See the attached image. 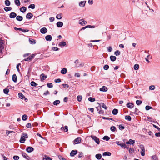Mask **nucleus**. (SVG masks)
<instances>
[{"label": "nucleus", "mask_w": 160, "mask_h": 160, "mask_svg": "<svg viewBox=\"0 0 160 160\" xmlns=\"http://www.w3.org/2000/svg\"><path fill=\"white\" fill-rule=\"evenodd\" d=\"M28 138V134L26 133H23L21 137L20 142L21 143H24L25 141V138Z\"/></svg>", "instance_id": "f257e3e1"}, {"label": "nucleus", "mask_w": 160, "mask_h": 160, "mask_svg": "<svg viewBox=\"0 0 160 160\" xmlns=\"http://www.w3.org/2000/svg\"><path fill=\"white\" fill-rule=\"evenodd\" d=\"M74 63L75 64L76 67H83L84 65L83 64H82L78 60H76L75 62Z\"/></svg>", "instance_id": "f03ea898"}, {"label": "nucleus", "mask_w": 160, "mask_h": 160, "mask_svg": "<svg viewBox=\"0 0 160 160\" xmlns=\"http://www.w3.org/2000/svg\"><path fill=\"white\" fill-rule=\"evenodd\" d=\"M140 148L141 150V155L142 156H144L145 155V148L143 145H140Z\"/></svg>", "instance_id": "7ed1b4c3"}, {"label": "nucleus", "mask_w": 160, "mask_h": 160, "mask_svg": "<svg viewBox=\"0 0 160 160\" xmlns=\"http://www.w3.org/2000/svg\"><path fill=\"white\" fill-rule=\"evenodd\" d=\"M81 138L80 137H78L76 138L73 141V143L74 144H78L80 143L81 141Z\"/></svg>", "instance_id": "20e7f679"}, {"label": "nucleus", "mask_w": 160, "mask_h": 160, "mask_svg": "<svg viewBox=\"0 0 160 160\" xmlns=\"http://www.w3.org/2000/svg\"><path fill=\"white\" fill-rule=\"evenodd\" d=\"M91 137L95 141V142L98 144H99L100 141L98 138L95 136L92 135Z\"/></svg>", "instance_id": "39448f33"}, {"label": "nucleus", "mask_w": 160, "mask_h": 160, "mask_svg": "<svg viewBox=\"0 0 160 160\" xmlns=\"http://www.w3.org/2000/svg\"><path fill=\"white\" fill-rule=\"evenodd\" d=\"M79 23L82 26H84L87 23V22L83 19H82L79 21Z\"/></svg>", "instance_id": "423d86ee"}, {"label": "nucleus", "mask_w": 160, "mask_h": 160, "mask_svg": "<svg viewBox=\"0 0 160 160\" xmlns=\"http://www.w3.org/2000/svg\"><path fill=\"white\" fill-rule=\"evenodd\" d=\"M35 56L34 54H32L31 56L28 57L27 58L24 59L23 60L25 61H28L29 60L31 61L33 59Z\"/></svg>", "instance_id": "0eeeda50"}, {"label": "nucleus", "mask_w": 160, "mask_h": 160, "mask_svg": "<svg viewBox=\"0 0 160 160\" xmlns=\"http://www.w3.org/2000/svg\"><path fill=\"white\" fill-rule=\"evenodd\" d=\"M34 150V148L32 147H28L26 149V151L28 152H31Z\"/></svg>", "instance_id": "6e6552de"}, {"label": "nucleus", "mask_w": 160, "mask_h": 160, "mask_svg": "<svg viewBox=\"0 0 160 160\" xmlns=\"http://www.w3.org/2000/svg\"><path fill=\"white\" fill-rule=\"evenodd\" d=\"M17 15V14L15 12H12L9 14V18H15Z\"/></svg>", "instance_id": "1a4fd4ad"}, {"label": "nucleus", "mask_w": 160, "mask_h": 160, "mask_svg": "<svg viewBox=\"0 0 160 160\" xmlns=\"http://www.w3.org/2000/svg\"><path fill=\"white\" fill-rule=\"evenodd\" d=\"M48 31L47 29L46 28H43L41 29L40 32L42 34H45Z\"/></svg>", "instance_id": "9d476101"}, {"label": "nucleus", "mask_w": 160, "mask_h": 160, "mask_svg": "<svg viewBox=\"0 0 160 160\" xmlns=\"http://www.w3.org/2000/svg\"><path fill=\"white\" fill-rule=\"evenodd\" d=\"M33 17V14L31 12L28 13L26 15V18L28 19H31Z\"/></svg>", "instance_id": "9b49d317"}, {"label": "nucleus", "mask_w": 160, "mask_h": 160, "mask_svg": "<svg viewBox=\"0 0 160 160\" xmlns=\"http://www.w3.org/2000/svg\"><path fill=\"white\" fill-rule=\"evenodd\" d=\"M134 104L133 103L131 102H128L126 105L127 107L129 108H132L134 107Z\"/></svg>", "instance_id": "f8f14e48"}, {"label": "nucleus", "mask_w": 160, "mask_h": 160, "mask_svg": "<svg viewBox=\"0 0 160 160\" xmlns=\"http://www.w3.org/2000/svg\"><path fill=\"white\" fill-rule=\"evenodd\" d=\"M47 78V76L45 75L43 73H42L40 75V78L42 81L45 80Z\"/></svg>", "instance_id": "ddd939ff"}, {"label": "nucleus", "mask_w": 160, "mask_h": 160, "mask_svg": "<svg viewBox=\"0 0 160 160\" xmlns=\"http://www.w3.org/2000/svg\"><path fill=\"white\" fill-rule=\"evenodd\" d=\"M77 152L78 151L77 150H72L70 153V155L72 157H73L77 154Z\"/></svg>", "instance_id": "4468645a"}, {"label": "nucleus", "mask_w": 160, "mask_h": 160, "mask_svg": "<svg viewBox=\"0 0 160 160\" xmlns=\"http://www.w3.org/2000/svg\"><path fill=\"white\" fill-rule=\"evenodd\" d=\"M4 48L3 41L0 40V52H2V50Z\"/></svg>", "instance_id": "2eb2a0df"}, {"label": "nucleus", "mask_w": 160, "mask_h": 160, "mask_svg": "<svg viewBox=\"0 0 160 160\" xmlns=\"http://www.w3.org/2000/svg\"><path fill=\"white\" fill-rule=\"evenodd\" d=\"M19 97L22 99L25 98V100H27V98H25V96L23 95L21 92H19L18 94Z\"/></svg>", "instance_id": "dca6fc26"}, {"label": "nucleus", "mask_w": 160, "mask_h": 160, "mask_svg": "<svg viewBox=\"0 0 160 160\" xmlns=\"http://www.w3.org/2000/svg\"><path fill=\"white\" fill-rule=\"evenodd\" d=\"M99 90L100 91L106 92L108 90V88L106 87L103 86L100 88Z\"/></svg>", "instance_id": "f3484780"}, {"label": "nucleus", "mask_w": 160, "mask_h": 160, "mask_svg": "<svg viewBox=\"0 0 160 160\" xmlns=\"http://www.w3.org/2000/svg\"><path fill=\"white\" fill-rule=\"evenodd\" d=\"M86 3V1H81L79 3V5L80 7H83L85 6V3Z\"/></svg>", "instance_id": "a211bd4d"}, {"label": "nucleus", "mask_w": 160, "mask_h": 160, "mask_svg": "<svg viewBox=\"0 0 160 160\" xmlns=\"http://www.w3.org/2000/svg\"><path fill=\"white\" fill-rule=\"evenodd\" d=\"M52 37L50 35H48L45 37V39L47 41H51L52 40Z\"/></svg>", "instance_id": "6ab92c4d"}, {"label": "nucleus", "mask_w": 160, "mask_h": 160, "mask_svg": "<svg viewBox=\"0 0 160 160\" xmlns=\"http://www.w3.org/2000/svg\"><path fill=\"white\" fill-rule=\"evenodd\" d=\"M63 25V23L62 22H58L57 23V27L58 28H61Z\"/></svg>", "instance_id": "aec40b11"}, {"label": "nucleus", "mask_w": 160, "mask_h": 160, "mask_svg": "<svg viewBox=\"0 0 160 160\" xmlns=\"http://www.w3.org/2000/svg\"><path fill=\"white\" fill-rule=\"evenodd\" d=\"M27 8L26 7L23 6L20 8V11L22 12H24L26 10Z\"/></svg>", "instance_id": "412c9836"}, {"label": "nucleus", "mask_w": 160, "mask_h": 160, "mask_svg": "<svg viewBox=\"0 0 160 160\" xmlns=\"http://www.w3.org/2000/svg\"><path fill=\"white\" fill-rule=\"evenodd\" d=\"M29 43L32 44H34L36 43L35 40L29 38Z\"/></svg>", "instance_id": "4be33fe9"}, {"label": "nucleus", "mask_w": 160, "mask_h": 160, "mask_svg": "<svg viewBox=\"0 0 160 160\" xmlns=\"http://www.w3.org/2000/svg\"><path fill=\"white\" fill-rule=\"evenodd\" d=\"M135 142V141L133 140L132 139H130L129 140L128 142H126V143L127 144H133Z\"/></svg>", "instance_id": "5701e85b"}, {"label": "nucleus", "mask_w": 160, "mask_h": 160, "mask_svg": "<svg viewBox=\"0 0 160 160\" xmlns=\"http://www.w3.org/2000/svg\"><path fill=\"white\" fill-rule=\"evenodd\" d=\"M12 81L15 82H17V76L15 74H14L12 76Z\"/></svg>", "instance_id": "b1692460"}, {"label": "nucleus", "mask_w": 160, "mask_h": 160, "mask_svg": "<svg viewBox=\"0 0 160 160\" xmlns=\"http://www.w3.org/2000/svg\"><path fill=\"white\" fill-rule=\"evenodd\" d=\"M67 72V69L65 68H63L61 71V73L62 74H65Z\"/></svg>", "instance_id": "393cba45"}, {"label": "nucleus", "mask_w": 160, "mask_h": 160, "mask_svg": "<svg viewBox=\"0 0 160 160\" xmlns=\"http://www.w3.org/2000/svg\"><path fill=\"white\" fill-rule=\"evenodd\" d=\"M118 112V110L117 109H114L112 111V112L114 115H117Z\"/></svg>", "instance_id": "a878e982"}, {"label": "nucleus", "mask_w": 160, "mask_h": 160, "mask_svg": "<svg viewBox=\"0 0 160 160\" xmlns=\"http://www.w3.org/2000/svg\"><path fill=\"white\" fill-rule=\"evenodd\" d=\"M23 18L22 16L18 15L16 17V20L19 21H22Z\"/></svg>", "instance_id": "bb28decb"}, {"label": "nucleus", "mask_w": 160, "mask_h": 160, "mask_svg": "<svg viewBox=\"0 0 160 160\" xmlns=\"http://www.w3.org/2000/svg\"><path fill=\"white\" fill-rule=\"evenodd\" d=\"M60 102V101L59 100H56L53 102V104L54 105L57 106Z\"/></svg>", "instance_id": "cd10ccee"}, {"label": "nucleus", "mask_w": 160, "mask_h": 160, "mask_svg": "<svg viewBox=\"0 0 160 160\" xmlns=\"http://www.w3.org/2000/svg\"><path fill=\"white\" fill-rule=\"evenodd\" d=\"M100 109L101 108V107H102L103 108H104L105 109H107V107L106 105L104 103H101L100 104Z\"/></svg>", "instance_id": "c85d7f7f"}, {"label": "nucleus", "mask_w": 160, "mask_h": 160, "mask_svg": "<svg viewBox=\"0 0 160 160\" xmlns=\"http://www.w3.org/2000/svg\"><path fill=\"white\" fill-rule=\"evenodd\" d=\"M4 9L5 11L8 12L11 10L12 8L11 7H5L4 8Z\"/></svg>", "instance_id": "c756f323"}, {"label": "nucleus", "mask_w": 160, "mask_h": 160, "mask_svg": "<svg viewBox=\"0 0 160 160\" xmlns=\"http://www.w3.org/2000/svg\"><path fill=\"white\" fill-rule=\"evenodd\" d=\"M111 153L108 152H105L103 153V156H110L111 155Z\"/></svg>", "instance_id": "7c9ffc66"}, {"label": "nucleus", "mask_w": 160, "mask_h": 160, "mask_svg": "<svg viewBox=\"0 0 160 160\" xmlns=\"http://www.w3.org/2000/svg\"><path fill=\"white\" fill-rule=\"evenodd\" d=\"M110 58L111 61H114L116 60L117 58L116 56H110Z\"/></svg>", "instance_id": "2f4dec72"}, {"label": "nucleus", "mask_w": 160, "mask_h": 160, "mask_svg": "<svg viewBox=\"0 0 160 160\" xmlns=\"http://www.w3.org/2000/svg\"><path fill=\"white\" fill-rule=\"evenodd\" d=\"M95 157L97 159L99 160L102 158V155L101 154H97L96 155Z\"/></svg>", "instance_id": "473e14b6"}, {"label": "nucleus", "mask_w": 160, "mask_h": 160, "mask_svg": "<svg viewBox=\"0 0 160 160\" xmlns=\"http://www.w3.org/2000/svg\"><path fill=\"white\" fill-rule=\"evenodd\" d=\"M14 2L16 5L18 6L20 5V2L19 0H15Z\"/></svg>", "instance_id": "72a5a7b5"}, {"label": "nucleus", "mask_w": 160, "mask_h": 160, "mask_svg": "<svg viewBox=\"0 0 160 160\" xmlns=\"http://www.w3.org/2000/svg\"><path fill=\"white\" fill-rule=\"evenodd\" d=\"M11 4L10 1L9 0H6L5 1V4L7 6H9Z\"/></svg>", "instance_id": "f704fd0d"}, {"label": "nucleus", "mask_w": 160, "mask_h": 160, "mask_svg": "<svg viewBox=\"0 0 160 160\" xmlns=\"http://www.w3.org/2000/svg\"><path fill=\"white\" fill-rule=\"evenodd\" d=\"M102 139L104 140H106V141H108L110 139L109 137L107 136H105L103 137Z\"/></svg>", "instance_id": "c9c22d12"}, {"label": "nucleus", "mask_w": 160, "mask_h": 160, "mask_svg": "<svg viewBox=\"0 0 160 160\" xmlns=\"http://www.w3.org/2000/svg\"><path fill=\"white\" fill-rule=\"evenodd\" d=\"M66 44V42H60V43H59V45L61 46V47H62V46H65Z\"/></svg>", "instance_id": "e433bc0d"}, {"label": "nucleus", "mask_w": 160, "mask_h": 160, "mask_svg": "<svg viewBox=\"0 0 160 160\" xmlns=\"http://www.w3.org/2000/svg\"><path fill=\"white\" fill-rule=\"evenodd\" d=\"M131 117L129 115H127L125 117V119L126 120H128L129 121L131 120Z\"/></svg>", "instance_id": "4c0bfd02"}, {"label": "nucleus", "mask_w": 160, "mask_h": 160, "mask_svg": "<svg viewBox=\"0 0 160 160\" xmlns=\"http://www.w3.org/2000/svg\"><path fill=\"white\" fill-rule=\"evenodd\" d=\"M28 118V116L26 114H24L22 115V120L23 121H25Z\"/></svg>", "instance_id": "58836bf2"}, {"label": "nucleus", "mask_w": 160, "mask_h": 160, "mask_svg": "<svg viewBox=\"0 0 160 160\" xmlns=\"http://www.w3.org/2000/svg\"><path fill=\"white\" fill-rule=\"evenodd\" d=\"M62 13H60L57 15L56 18L58 19H60L62 18Z\"/></svg>", "instance_id": "ea45409f"}, {"label": "nucleus", "mask_w": 160, "mask_h": 160, "mask_svg": "<svg viewBox=\"0 0 160 160\" xmlns=\"http://www.w3.org/2000/svg\"><path fill=\"white\" fill-rule=\"evenodd\" d=\"M31 85L32 86L37 87V84L34 81H32L30 83Z\"/></svg>", "instance_id": "a19ab883"}, {"label": "nucleus", "mask_w": 160, "mask_h": 160, "mask_svg": "<svg viewBox=\"0 0 160 160\" xmlns=\"http://www.w3.org/2000/svg\"><path fill=\"white\" fill-rule=\"evenodd\" d=\"M82 99V96L81 95H78L77 97V99L78 101L79 102H80L81 101Z\"/></svg>", "instance_id": "79ce46f5"}, {"label": "nucleus", "mask_w": 160, "mask_h": 160, "mask_svg": "<svg viewBox=\"0 0 160 160\" xmlns=\"http://www.w3.org/2000/svg\"><path fill=\"white\" fill-rule=\"evenodd\" d=\"M134 150L133 148H130L129 150V152L130 154H132L134 152Z\"/></svg>", "instance_id": "37998d69"}, {"label": "nucleus", "mask_w": 160, "mask_h": 160, "mask_svg": "<svg viewBox=\"0 0 160 160\" xmlns=\"http://www.w3.org/2000/svg\"><path fill=\"white\" fill-rule=\"evenodd\" d=\"M125 128V127L122 125L120 124L119 125V129L120 130H122Z\"/></svg>", "instance_id": "c03bdc74"}, {"label": "nucleus", "mask_w": 160, "mask_h": 160, "mask_svg": "<svg viewBox=\"0 0 160 160\" xmlns=\"http://www.w3.org/2000/svg\"><path fill=\"white\" fill-rule=\"evenodd\" d=\"M88 100L89 101H90L91 102H93L95 100V98L91 97L89 98Z\"/></svg>", "instance_id": "a18cd8bd"}, {"label": "nucleus", "mask_w": 160, "mask_h": 160, "mask_svg": "<svg viewBox=\"0 0 160 160\" xmlns=\"http://www.w3.org/2000/svg\"><path fill=\"white\" fill-rule=\"evenodd\" d=\"M139 65L137 64H135L134 66V68L135 70H137L138 69Z\"/></svg>", "instance_id": "49530a36"}, {"label": "nucleus", "mask_w": 160, "mask_h": 160, "mask_svg": "<svg viewBox=\"0 0 160 160\" xmlns=\"http://www.w3.org/2000/svg\"><path fill=\"white\" fill-rule=\"evenodd\" d=\"M9 92V90L8 88H5L3 90L4 93L6 94H8Z\"/></svg>", "instance_id": "de8ad7c7"}, {"label": "nucleus", "mask_w": 160, "mask_h": 160, "mask_svg": "<svg viewBox=\"0 0 160 160\" xmlns=\"http://www.w3.org/2000/svg\"><path fill=\"white\" fill-rule=\"evenodd\" d=\"M152 159L153 160H158V157L156 155L152 156Z\"/></svg>", "instance_id": "09e8293b"}, {"label": "nucleus", "mask_w": 160, "mask_h": 160, "mask_svg": "<svg viewBox=\"0 0 160 160\" xmlns=\"http://www.w3.org/2000/svg\"><path fill=\"white\" fill-rule=\"evenodd\" d=\"M142 103V102L141 100H137L136 101V104L138 105H139Z\"/></svg>", "instance_id": "8fccbe9b"}, {"label": "nucleus", "mask_w": 160, "mask_h": 160, "mask_svg": "<svg viewBox=\"0 0 160 160\" xmlns=\"http://www.w3.org/2000/svg\"><path fill=\"white\" fill-rule=\"evenodd\" d=\"M120 54V52L118 50H117L114 52V54L117 56H118Z\"/></svg>", "instance_id": "3c124183"}, {"label": "nucleus", "mask_w": 160, "mask_h": 160, "mask_svg": "<svg viewBox=\"0 0 160 160\" xmlns=\"http://www.w3.org/2000/svg\"><path fill=\"white\" fill-rule=\"evenodd\" d=\"M35 8V5L34 4H30L29 6H28V8H31V9H34Z\"/></svg>", "instance_id": "603ef678"}, {"label": "nucleus", "mask_w": 160, "mask_h": 160, "mask_svg": "<svg viewBox=\"0 0 160 160\" xmlns=\"http://www.w3.org/2000/svg\"><path fill=\"white\" fill-rule=\"evenodd\" d=\"M102 118L104 119H106V120H111L112 121L113 120V118H106L104 117H102Z\"/></svg>", "instance_id": "864d4df0"}, {"label": "nucleus", "mask_w": 160, "mask_h": 160, "mask_svg": "<svg viewBox=\"0 0 160 160\" xmlns=\"http://www.w3.org/2000/svg\"><path fill=\"white\" fill-rule=\"evenodd\" d=\"M116 129V128L115 126H111L110 128V130L112 131V132H114L115 131Z\"/></svg>", "instance_id": "5fc2aeb1"}, {"label": "nucleus", "mask_w": 160, "mask_h": 160, "mask_svg": "<svg viewBox=\"0 0 160 160\" xmlns=\"http://www.w3.org/2000/svg\"><path fill=\"white\" fill-rule=\"evenodd\" d=\"M139 112V110L137 108H135L134 110V112H133V113L138 115Z\"/></svg>", "instance_id": "6e6d98bb"}, {"label": "nucleus", "mask_w": 160, "mask_h": 160, "mask_svg": "<svg viewBox=\"0 0 160 160\" xmlns=\"http://www.w3.org/2000/svg\"><path fill=\"white\" fill-rule=\"evenodd\" d=\"M22 156L25 158H26L27 157V156H28L27 155V154L26 153L24 152H22Z\"/></svg>", "instance_id": "4d7b16f0"}, {"label": "nucleus", "mask_w": 160, "mask_h": 160, "mask_svg": "<svg viewBox=\"0 0 160 160\" xmlns=\"http://www.w3.org/2000/svg\"><path fill=\"white\" fill-rule=\"evenodd\" d=\"M152 108V107L148 105H147L145 107V109L146 110H148L150 109H151Z\"/></svg>", "instance_id": "13d9d810"}, {"label": "nucleus", "mask_w": 160, "mask_h": 160, "mask_svg": "<svg viewBox=\"0 0 160 160\" xmlns=\"http://www.w3.org/2000/svg\"><path fill=\"white\" fill-rule=\"evenodd\" d=\"M109 66L108 65H105L103 67V69L105 70H107L108 69Z\"/></svg>", "instance_id": "bf43d9fd"}, {"label": "nucleus", "mask_w": 160, "mask_h": 160, "mask_svg": "<svg viewBox=\"0 0 160 160\" xmlns=\"http://www.w3.org/2000/svg\"><path fill=\"white\" fill-rule=\"evenodd\" d=\"M48 87L49 88H52L53 87L52 84V83H48L47 84Z\"/></svg>", "instance_id": "052dcab7"}, {"label": "nucleus", "mask_w": 160, "mask_h": 160, "mask_svg": "<svg viewBox=\"0 0 160 160\" xmlns=\"http://www.w3.org/2000/svg\"><path fill=\"white\" fill-rule=\"evenodd\" d=\"M155 88V87L154 85H151L149 86V89L151 90H154Z\"/></svg>", "instance_id": "680f3d73"}, {"label": "nucleus", "mask_w": 160, "mask_h": 160, "mask_svg": "<svg viewBox=\"0 0 160 160\" xmlns=\"http://www.w3.org/2000/svg\"><path fill=\"white\" fill-rule=\"evenodd\" d=\"M43 160H52V159L50 157H47L43 158Z\"/></svg>", "instance_id": "e2e57ef3"}, {"label": "nucleus", "mask_w": 160, "mask_h": 160, "mask_svg": "<svg viewBox=\"0 0 160 160\" xmlns=\"http://www.w3.org/2000/svg\"><path fill=\"white\" fill-rule=\"evenodd\" d=\"M19 157L18 156H14L13 157V159L14 160H18L19 159Z\"/></svg>", "instance_id": "0e129e2a"}, {"label": "nucleus", "mask_w": 160, "mask_h": 160, "mask_svg": "<svg viewBox=\"0 0 160 160\" xmlns=\"http://www.w3.org/2000/svg\"><path fill=\"white\" fill-rule=\"evenodd\" d=\"M26 127L28 128H31V123H28L26 126Z\"/></svg>", "instance_id": "69168bd1"}, {"label": "nucleus", "mask_w": 160, "mask_h": 160, "mask_svg": "<svg viewBox=\"0 0 160 160\" xmlns=\"http://www.w3.org/2000/svg\"><path fill=\"white\" fill-rule=\"evenodd\" d=\"M62 86L65 88H67L69 87V86L67 84H62Z\"/></svg>", "instance_id": "338daca9"}, {"label": "nucleus", "mask_w": 160, "mask_h": 160, "mask_svg": "<svg viewBox=\"0 0 160 160\" xmlns=\"http://www.w3.org/2000/svg\"><path fill=\"white\" fill-rule=\"evenodd\" d=\"M87 28H95V25H87Z\"/></svg>", "instance_id": "774afa93"}]
</instances>
